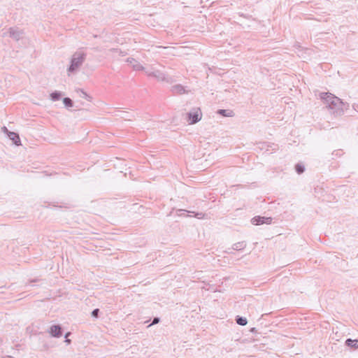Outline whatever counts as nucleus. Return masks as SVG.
I'll use <instances>...</instances> for the list:
<instances>
[{"label":"nucleus","mask_w":358,"mask_h":358,"mask_svg":"<svg viewBox=\"0 0 358 358\" xmlns=\"http://www.w3.org/2000/svg\"><path fill=\"white\" fill-rule=\"evenodd\" d=\"M86 59V54L82 52H75L71 59V64L68 68V72L69 73H73L76 72L79 68L82 66Z\"/></svg>","instance_id":"f257e3e1"},{"label":"nucleus","mask_w":358,"mask_h":358,"mask_svg":"<svg viewBox=\"0 0 358 358\" xmlns=\"http://www.w3.org/2000/svg\"><path fill=\"white\" fill-rule=\"evenodd\" d=\"M357 107H358V105H357Z\"/></svg>","instance_id":"7c9ffc66"},{"label":"nucleus","mask_w":358,"mask_h":358,"mask_svg":"<svg viewBox=\"0 0 358 358\" xmlns=\"http://www.w3.org/2000/svg\"><path fill=\"white\" fill-rule=\"evenodd\" d=\"M36 280H31L30 282H36Z\"/></svg>","instance_id":"c756f323"},{"label":"nucleus","mask_w":358,"mask_h":358,"mask_svg":"<svg viewBox=\"0 0 358 358\" xmlns=\"http://www.w3.org/2000/svg\"><path fill=\"white\" fill-rule=\"evenodd\" d=\"M246 247V243L245 241H241L234 243L232 245L231 249L234 250H243Z\"/></svg>","instance_id":"ddd939ff"},{"label":"nucleus","mask_w":358,"mask_h":358,"mask_svg":"<svg viewBox=\"0 0 358 358\" xmlns=\"http://www.w3.org/2000/svg\"><path fill=\"white\" fill-rule=\"evenodd\" d=\"M272 217L264 216H255L251 220V222L254 225H261L263 224H270L272 222Z\"/></svg>","instance_id":"39448f33"},{"label":"nucleus","mask_w":358,"mask_h":358,"mask_svg":"<svg viewBox=\"0 0 358 358\" xmlns=\"http://www.w3.org/2000/svg\"><path fill=\"white\" fill-rule=\"evenodd\" d=\"M100 310L99 308H95L92 312V316L95 318H98L99 316Z\"/></svg>","instance_id":"4be33fe9"},{"label":"nucleus","mask_w":358,"mask_h":358,"mask_svg":"<svg viewBox=\"0 0 358 358\" xmlns=\"http://www.w3.org/2000/svg\"><path fill=\"white\" fill-rule=\"evenodd\" d=\"M345 344L352 350H358V339L348 338L345 340Z\"/></svg>","instance_id":"9d476101"},{"label":"nucleus","mask_w":358,"mask_h":358,"mask_svg":"<svg viewBox=\"0 0 358 358\" xmlns=\"http://www.w3.org/2000/svg\"><path fill=\"white\" fill-rule=\"evenodd\" d=\"M295 171L298 174H301L304 172L305 167L303 164L298 163L295 165Z\"/></svg>","instance_id":"dca6fc26"},{"label":"nucleus","mask_w":358,"mask_h":358,"mask_svg":"<svg viewBox=\"0 0 358 358\" xmlns=\"http://www.w3.org/2000/svg\"><path fill=\"white\" fill-rule=\"evenodd\" d=\"M146 74L148 76L154 77L159 81H164L168 83H171L173 81L171 77L169 76L168 75L162 72L159 70H156L153 71H146Z\"/></svg>","instance_id":"7ed1b4c3"},{"label":"nucleus","mask_w":358,"mask_h":358,"mask_svg":"<svg viewBox=\"0 0 358 358\" xmlns=\"http://www.w3.org/2000/svg\"><path fill=\"white\" fill-rule=\"evenodd\" d=\"M6 358H13V357L8 355Z\"/></svg>","instance_id":"c85d7f7f"},{"label":"nucleus","mask_w":358,"mask_h":358,"mask_svg":"<svg viewBox=\"0 0 358 358\" xmlns=\"http://www.w3.org/2000/svg\"><path fill=\"white\" fill-rule=\"evenodd\" d=\"M334 100L331 101L329 108L332 110L336 115H341L343 113L344 103L337 96H331Z\"/></svg>","instance_id":"f03ea898"},{"label":"nucleus","mask_w":358,"mask_h":358,"mask_svg":"<svg viewBox=\"0 0 358 358\" xmlns=\"http://www.w3.org/2000/svg\"><path fill=\"white\" fill-rule=\"evenodd\" d=\"M78 92L80 93V96L82 97V98H84V99H86L90 98L89 95L85 92H84L83 90L79 89L78 90Z\"/></svg>","instance_id":"aec40b11"},{"label":"nucleus","mask_w":358,"mask_h":358,"mask_svg":"<svg viewBox=\"0 0 358 358\" xmlns=\"http://www.w3.org/2000/svg\"><path fill=\"white\" fill-rule=\"evenodd\" d=\"M231 249H229L228 250L225 251L226 253L227 254H232V251L230 250Z\"/></svg>","instance_id":"bb28decb"},{"label":"nucleus","mask_w":358,"mask_h":358,"mask_svg":"<svg viewBox=\"0 0 358 358\" xmlns=\"http://www.w3.org/2000/svg\"><path fill=\"white\" fill-rule=\"evenodd\" d=\"M190 213H194V216L198 219H203L205 217V214L203 213H194V211H188Z\"/></svg>","instance_id":"6ab92c4d"},{"label":"nucleus","mask_w":358,"mask_h":358,"mask_svg":"<svg viewBox=\"0 0 358 358\" xmlns=\"http://www.w3.org/2000/svg\"><path fill=\"white\" fill-rule=\"evenodd\" d=\"M8 137L13 141V143L15 145H21V141L18 134L14 131L8 132Z\"/></svg>","instance_id":"1a4fd4ad"},{"label":"nucleus","mask_w":358,"mask_h":358,"mask_svg":"<svg viewBox=\"0 0 358 358\" xmlns=\"http://www.w3.org/2000/svg\"><path fill=\"white\" fill-rule=\"evenodd\" d=\"M187 115L189 123L193 124L201 120L202 113L199 108H194L190 112L187 113Z\"/></svg>","instance_id":"20e7f679"},{"label":"nucleus","mask_w":358,"mask_h":358,"mask_svg":"<svg viewBox=\"0 0 358 358\" xmlns=\"http://www.w3.org/2000/svg\"><path fill=\"white\" fill-rule=\"evenodd\" d=\"M160 322V318L158 317H155L153 318L152 322L148 326V327H151L152 325L157 324Z\"/></svg>","instance_id":"5701e85b"},{"label":"nucleus","mask_w":358,"mask_h":358,"mask_svg":"<svg viewBox=\"0 0 358 358\" xmlns=\"http://www.w3.org/2000/svg\"><path fill=\"white\" fill-rule=\"evenodd\" d=\"M110 52L117 53L120 56H124L127 55V52L121 50L118 48H111L109 50Z\"/></svg>","instance_id":"a211bd4d"},{"label":"nucleus","mask_w":358,"mask_h":358,"mask_svg":"<svg viewBox=\"0 0 358 358\" xmlns=\"http://www.w3.org/2000/svg\"><path fill=\"white\" fill-rule=\"evenodd\" d=\"M63 103H64V106L67 108L73 106V101L69 97L64 98Z\"/></svg>","instance_id":"f3484780"},{"label":"nucleus","mask_w":358,"mask_h":358,"mask_svg":"<svg viewBox=\"0 0 358 358\" xmlns=\"http://www.w3.org/2000/svg\"><path fill=\"white\" fill-rule=\"evenodd\" d=\"M2 131L7 134V136L8 135V132H11L10 131H9L6 127H2Z\"/></svg>","instance_id":"393cba45"},{"label":"nucleus","mask_w":358,"mask_h":358,"mask_svg":"<svg viewBox=\"0 0 358 358\" xmlns=\"http://www.w3.org/2000/svg\"><path fill=\"white\" fill-rule=\"evenodd\" d=\"M217 113L223 117H233L234 115L231 110L219 109Z\"/></svg>","instance_id":"f8f14e48"},{"label":"nucleus","mask_w":358,"mask_h":358,"mask_svg":"<svg viewBox=\"0 0 358 358\" xmlns=\"http://www.w3.org/2000/svg\"><path fill=\"white\" fill-rule=\"evenodd\" d=\"M250 331H252V332H256V331H257V330H256V329H255V327H252V328H251Z\"/></svg>","instance_id":"cd10ccee"},{"label":"nucleus","mask_w":358,"mask_h":358,"mask_svg":"<svg viewBox=\"0 0 358 358\" xmlns=\"http://www.w3.org/2000/svg\"><path fill=\"white\" fill-rule=\"evenodd\" d=\"M50 334L55 338H59L62 336L63 329L60 324H53L50 327Z\"/></svg>","instance_id":"0eeeda50"},{"label":"nucleus","mask_w":358,"mask_h":358,"mask_svg":"<svg viewBox=\"0 0 358 358\" xmlns=\"http://www.w3.org/2000/svg\"><path fill=\"white\" fill-rule=\"evenodd\" d=\"M235 320H236V322L238 325H241V326H245L248 323V320H247L246 317H242V316H239V315H237L236 317Z\"/></svg>","instance_id":"2eb2a0df"},{"label":"nucleus","mask_w":358,"mask_h":358,"mask_svg":"<svg viewBox=\"0 0 358 358\" xmlns=\"http://www.w3.org/2000/svg\"><path fill=\"white\" fill-rule=\"evenodd\" d=\"M320 96L321 99L324 101V103L325 104H327V106L329 108V105H331V101H332V100H334L333 98H331V96H336L329 92H322V93H320Z\"/></svg>","instance_id":"6e6552de"},{"label":"nucleus","mask_w":358,"mask_h":358,"mask_svg":"<svg viewBox=\"0 0 358 358\" xmlns=\"http://www.w3.org/2000/svg\"><path fill=\"white\" fill-rule=\"evenodd\" d=\"M71 334V332H68L65 334V342L69 344L71 343V340L68 338V336Z\"/></svg>","instance_id":"b1692460"},{"label":"nucleus","mask_w":358,"mask_h":358,"mask_svg":"<svg viewBox=\"0 0 358 358\" xmlns=\"http://www.w3.org/2000/svg\"><path fill=\"white\" fill-rule=\"evenodd\" d=\"M133 62H136L134 58L129 57L127 59V62L128 63H132Z\"/></svg>","instance_id":"a878e982"},{"label":"nucleus","mask_w":358,"mask_h":358,"mask_svg":"<svg viewBox=\"0 0 358 358\" xmlns=\"http://www.w3.org/2000/svg\"><path fill=\"white\" fill-rule=\"evenodd\" d=\"M63 96L62 92L55 91L50 94V99L53 101H59Z\"/></svg>","instance_id":"4468645a"},{"label":"nucleus","mask_w":358,"mask_h":358,"mask_svg":"<svg viewBox=\"0 0 358 358\" xmlns=\"http://www.w3.org/2000/svg\"><path fill=\"white\" fill-rule=\"evenodd\" d=\"M171 92L174 94H182L185 92V90L182 85H176L171 87Z\"/></svg>","instance_id":"9b49d317"},{"label":"nucleus","mask_w":358,"mask_h":358,"mask_svg":"<svg viewBox=\"0 0 358 358\" xmlns=\"http://www.w3.org/2000/svg\"><path fill=\"white\" fill-rule=\"evenodd\" d=\"M133 69L135 71H140L143 70L144 68L140 63L136 62V64L133 65Z\"/></svg>","instance_id":"412c9836"},{"label":"nucleus","mask_w":358,"mask_h":358,"mask_svg":"<svg viewBox=\"0 0 358 358\" xmlns=\"http://www.w3.org/2000/svg\"><path fill=\"white\" fill-rule=\"evenodd\" d=\"M8 36L15 41H19L23 37L24 32L18 27H10L8 30Z\"/></svg>","instance_id":"423d86ee"}]
</instances>
